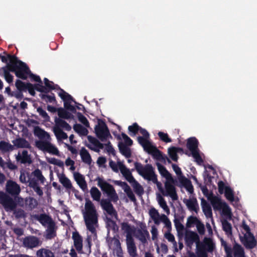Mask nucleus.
Segmentation results:
<instances>
[{
  "mask_svg": "<svg viewBox=\"0 0 257 257\" xmlns=\"http://www.w3.org/2000/svg\"><path fill=\"white\" fill-rule=\"evenodd\" d=\"M223 230L227 234H232V226L231 224L226 220H224L222 222Z\"/></svg>",
  "mask_w": 257,
  "mask_h": 257,
  "instance_id": "obj_49",
  "label": "nucleus"
},
{
  "mask_svg": "<svg viewBox=\"0 0 257 257\" xmlns=\"http://www.w3.org/2000/svg\"><path fill=\"white\" fill-rule=\"evenodd\" d=\"M34 133V135L38 137L40 139H50V136L49 134L39 126H36L35 127Z\"/></svg>",
  "mask_w": 257,
  "mask_h": 257,
  "instance_id": "obj_30",
  "label": "nucleus"
},
{
  "mask_svg": "<svg viewBox=\"0 0 257 257\" xmlns=\"http://www.w3.org/2000/svg\"><path fill=\"white\" fill-rule=\"evenodd\" d=\"M6 188L7 192L13 196L18 195L21 190L20 185L11 180L7 181Z\"/></svg>",
  "mask_w": 257,
  "mask_h": 257,
  "instance_id": "obj_16",
  "label": "nucleus"
},
{
  "mask_svg": "<svg viewBox=\"0 0 257 257\" xmlns=\"http://www.w3.org/2000/svg\"><path fill=\"white\" fill-rule=\"evenodd\" d=\"M149 214L154 220V223L157 225H159L160 223V217H159V214L158 211L154 208H152L149 211Z\"/></svg>",
  "mask_w": 257,
  "mask_h": 257,
  "instance_id": "obj_38",
  "label": "nucleus"
},
{
  "mask_svg": "<svg viewBox=\"0 0 257 257\" xmlns=\"http://www.w3.org/2000/svg\"><path fill=\"white\" fill-rule=\"evenodd\" d=\"M132 185L133 186L135 192L141 195L143 193V188L140 185V184L136 180L134 182L132 183Z\"/></svg>",
  "mask_w": 257,
  "mask_h": 257,
  "instance_id": "obj_58",
  "label": "nucleus"
},
{
  "mask_svg": "<svg viewBox=\"0 0 257 257\" xmlns=\"http://www.w3.org/2000/svg\"><path fill=\"white\" fill-rule=\"evenodd\" d=\"M129 135L132 137L135 136L139 132L142 135V136L138 138V142L145 150V128L140 127L136 122L134 123L132 125L128 127Z\"/></svg>",
  "mask_w": 257,
  "mask_h": 257,
  "instance_id": "obj_11",
  "label": "nucleus"
},
{
  "mask_svg": "<svg viewBox=\"0 0 257 257\" xmlns=\"http://www.w3.org/2000/svg\"><path fill=\"white\" fill-rule=\"evenodd\" d=\"M146 180L152 181L154 183L156 184L159 188L161 185L158 181L157 176L154 172L153 167L151 165H146Z\"/></svg>",
  "mask_w": 257,
  "mask_h": 257,
  "instance_id": "obj_17",
  "label": "nucleus"
},
{
  "mask_svg": "<svg viewBox=\"0 0 257 257\" xmlns=\"http://www.w3.org/2000/svg\"><path fill=\"white\" fill-rule=\"evenodd\" d=\"M57 226L54 221H52L47 226L46 230L45 238L47 239H51L56 236Z\"/></svg>",
  "mask_w": 257,
  "mask_h": 257,
  "instance_id": "obj_21",
  "label": "nucleus"
},
{
  "mask_svg": "<svg viewBox=\"0 0 257 257\" xmlns=\"http://www.w3.org/2000/svg\"><path fill=\"white\" fill-rule=\"evenodd\" d=\"M39 96L41 98V99L45 101L47 103H52L56 101L55 95L53 93H52L51 95H50L46 94L41 93L39 94Z\"/></svg>",
  "mask_w": 257,
  "mask_h": 257,
  "instance_id": "obj_41",
  "label": "nucleus"
},
{
  "mask_svg": "<svg viewBox=\"0 0 257 257\" xmlns=\"http://www.w3.org/2000/svg\"><path fill=\"white\" fill-rule=\"evenodd\" d=\"M77 114V116L78 119V120L81 122L83 125H84L86 127H89V123L86 118V117L83 115L81 112H76Z\"/></svg>",
  "mask_w": 257,
  "mask_h": 257,
  "instance_id": "obj_56",
  "label": "nucleus"
},
{
  "mask_svg": "<svg viewBox=\"0 0 257 257\" xmlns=\"http://www.w3.org/2000/svg\"><path fill=\"white\" fill-rule=\"evenodd\" d=\"M183 202L186 204L189 210L197 212L199 209V206L196 198H193L189 199H184Z\"/></svg>",
  "mask_w": 257,
  "mask_h": 257,
  "instance_id": "obj_23",
  "label": "nucleus"
},
{
  "mask_svg": "<svg viewBox=\"0 0 257 257\" xmlns=\"http://www.w3.org/2000/svg\"><path fill=\"white\" fill-rule=\"evenodd\" d=\"M168 154L171 159L175 162H177L178 159V156L176 151L173 149V147L168 149Z\"/></svg>",
  "mask_w": 257,
  "mask_h": 257,
  "instance_id": "obj_60",
  "label": "nucleus"
},
{
  "mask_svg": "<svg viewBox=\"0 0 257 257\" xmlns=\"http://www.w3.org/2000/svg\"><path fill=\"white\" fill-rule=\"evenodd\" d=\"M15 85L17 89L20 92L27 91V83H25L22 81L18 79L16 81Z\"/></svg>",
  "mask_w": 257,
  "mask_h": 257,
  "instance_id": "obj_47",
  "label": "nucleus"
},
{
  "mask_svg": "<svg viewBox=\"0 0 257 257\" xmlns=\"http://www.w3.org/2000/svg\"><path fill=\"white\" fill-rule=\"evenodd\" d=\"M67 109H66L65 108H59L58 109V115L59 117V118L61 119H72L73 118L74 116L70 112L67 111Z\"/></svg>",
  "mask_w": 257,
  "mask_h": 257,
  "instance_id": "obj_37",
  "label": "nucleus"
},
{
  "mask_svg": "<svg viewBox=\"0 0 257 257\" xmlns=\"http://www.w3.org/2000/svg\"><path fill=\"white\" fill-rule=\"evenodd\" d=\"M4 72V76L6 80L9 83H11L13 81V76L10 73L11 71L9 70V67H8V63L6 67L3 68Z\"/></svg>",
  "mask_w": 257,
  "mask_h": 257,
  "instance_id": "obj_45",
  "label": "nucleus"
},
{
  "mask_svg": "<svg viewBox=\"0 0 257 257\" xmlns=\"http://www.w3.org/2000/svg\"><path fill=\"white\" fill-rule=\"evenodd\" d=\"M35 146L38 149L43 152H46L53 155L59 156V152L58 149L47 140L37 141L35 142Z\"/></svg>",
  "mask_w": 257,
  "mask_h": 257,
  "instance_id": "obj_9",
  "label": "nucleus"
},
{
  "mask_svg": "<svg viewBox=\"0 0 257 257\" xmlns=\"http://www.w3.org/2000/svg\"><path fill=\"white\" fill-rule=\"evenodd\" d=\"M72 238L74 240V245L79 253H82V238L78 232H74L72 234Z\"/></svg>",
  "mask_w": 257,
  "mask_h": 257,
  "instance_id": "obj_19",
  "label": "nucleus"
},
{
  "mask_svg": "<svg viewBox=\"0 0 257 257\" xmlns=\"http://www.w3.org/2000/svg\"><path fill=\"white\" fill-rule=\"evenodd\" d=\"M41 244L42 241L40 239L34 235H29L22 239V245L27 249H33L40 246Z\"/></svg>",
  "mask_w": 257,
  "mask_h": 257,
  "instance_id": "obj_12",
  "label": "nucleus"
},
{
  "mask_svg": "<svg viewBox=\"0 0 257 257\" xmlns=\"http://www.w3.org/2000/svg\"><path fill=\"white\" fill-rule=\"evenodd\" d=\"M32 173L37 180L41 182V183L43 184L44 183L45 178L42 175V172L40 169H35Z\"/></svg>",
  "mask_w": 257,
  "mask_h": 257,
  "instance_id": "obj_53",
  "label": "nucleus"
},
{
  "mask_svg": "<svg viewBox=\"0 0 257 257\" xmlns=\"http://www.w3.org/2000/svg\"><path fill=\"white\" fill-rule=\"evenodd\" d=\"M160 139L165 143H170L172 142V140L169 138L168 135L167 133H165L162 132H159L158 134Z\"/></svg>",
  "mask_w": 257,
  "mask_h": 257,
  "instance_id": "obj_59",
  "label": "nucleus"
},
{
  "mask_svg": "<svg viewBox=\"0 0 257 257\" xmlns=\"http://www.w3.org/2000/svg\"><path fill=\"white\" fill-rule=\"evenodd\" d=\"M80 155L81 156L82 161L88 165L91 164L92 159L88 151L84 147L82 148L80 151Z\"/></svg>",
  "mask_w": 257,
  "mask_h": 257,
  "instance_id": "obj_29",
  "label": "nucleus"
},
{
  "mask_svg": "<svg viewBox=\"0 0 257 257\" xmlns=\"http://www.w3.org/2000/svg\"><path fill=\"white\" fill-rule=\"evenodd\" d=\"M15 149L14 146L10 143L4 141H0V151L3 153L11 152Z\"/></svg>",
  "mask_w": 257,
  "mask_h": 257,
  "instance_id": "obj_34",
  "label": "nucleus"
},
{
  "mask_svg": "<svg viewBox=\"0 0 257 257\" xmlns=\"http://www.w3.org/2000/svg\"><path fill=\"white\" fill-rule=\"evenodd\" d=\"M160 220L164 223L167 228H171V222L169 218L167 217V216H166L165 214L162 215L160 218Z\"/></svg>",
  "mask_w": 257,
  "mask_h": 257,
  "instance_id": "obj_64",
  "label": "nucleus"
},
{
  "mask_svg": "<svg viewBox=\"0 0 257 257\" xmlns=\"http://www.w3.org/2000/svg\"><path fill=\"white\" fill-rule=\"evenodd\" d=\"M54 133L58 139H66L68 138L66 133L64 132L61 128H54Z\"/></svg>",
  "mask_w": 257,
  "mask_h": 257,
  "instance_id": "obj_48",
  "label": "nucleus"
},
{
  "mask_svg": "<svg viewBox=\"0 0 257 257\" xmlns=\"http://www.w3.org/2000/svg\"><path fill=\"white\" fill-rule=\"evenodd\" d=\"M165 191L162 188H160V191L164 196H169L173 200L178 199V195L176 193L175 186L171 183L167 181L165 184Z\"/></svg>",
  "mask_w": 257,
  "mask_h": 257,
  "instance_id": "obj_15",
  "label": "nucleus"
},
{
  "mask_svg": "<svg viewBox=\"0 0 257 257\" xmlns=\"http://www.w3.org/2000/svg\"><path fill=\"white\" fill-rule=\"evenodd\" d=\"M211 205L214 210H222L223 213L227 216H230L231 211L229 206L225 203L222 202L218 197L214 196L210 200Z\"/></svg>",
  "mask_w": 257,
  "mask_h": 257,
  "instance_id": "obj_10",
  "label": "nucleus"
},
{
  "mask_svg": "<svg viewBox=\"0 0 257 257\" xmlns=\"http://www.w3.org/2000/svg\"><path fill=\"white\" fill-rule=\"evenodd\" d=\"M179 181L190 193H193L194 188L189 179H187L185 176H181V178H179Z\"/></svg>",
  "mask_w": 257,
  "mask_h": 257,
  "instance_id": "obj_32",
  "label": "nucleus"
},
{
  "mask_svg": "<svg viewBox=\"0 0 257 257\" xmlns=\"http://www.w3.org/2000/svg\"><path fill=\"white\" fill-rule=\"evenodd\" d=\"M59 90L60 92L58 95L64 101V108L73 113H76V108L74 106L72 105L71 103L73 102L75 104H79L80 105H81V104L77 102L71 95L67 93L63 89L60 88Z\"/></svg>",
  "mask_w": 257,
  "mask_h": 257,
  "instance_id": "obj_7",
  "label": "nucleus"
},
{
  "mask_svg": "<svg viewBox=\"0 0 257 257\" xmlns=\"http://www.w3.org/2000/svg\"><path fill=\"white\" fill-rule=\"evenodd\" d=\"M118 165H119V169L123 175V176L125 177L126 180L130 182L131 184L134 182L136 180L133 176L131 172L128 169L125 167V166L121 163L120 162H118Z\"/></svg>",
  "mask_w": 257,
  "mask_h": 257,
  "instance_id": "obj_20",
  "label": "nucleus"
},
{
  "mask_svg": "<svg viewBox=\"0 0 257 257\" xmlns=\"http://www.w3.org/2000/svg\"><path fill=\"white\" fill-rule=\"evenodd\" d=\"M55 126L54 128H64L66 131H70L71 126L65 120L56 117L54 119Z\"/></svg>",
  "mask_w": 257,
  "mask_h": 257,
  "instance_id": "obj_26",
  "label": "nucleus"
},
{
  "mask_svg": "<svg viewBox=\"0 0 257 257\" xmlns=\"http://www.w3.org/2000/svg\"><path fill=\"white\" fill-rule=\"evenodd\" d=\"M8 67L11 72H14L17 77L26 80L30 73L29 67L25 63L18 60L15 55H8Z\"/></svg>",
  "mask_w": 257,
  "mask_h": 257,
  "instance_id": "obj_3",
  "label": "nucleus"
},
{
  "mask_svg": "<svg viewBox=\"0 0 257 257\" xmlns=\"http://www.w3.org/2000/svg\"><path fill=\"white\" fill-rule=\"evenodd\" d=\"M174 222V224H175V227H176V230L178 233L179 235L180 236L181 234V235H183L182 231L184 229V225L177 219H175Z\"/></svg>",
  "mask_w": 257,
  "mask_h": 257,
  "instance_id": "obj_57",
  "label": "nucleus"
},
{
  "mask_svg": "<svg viewBox=\"0 0 257 257\" xmlns=\"http://www.w3.org/2000/svg\"><path fill=\"white\" fill-rule=\"evenodd\" d=\"M91 197L94 200L99 201L101 193L96 187H92L90 191Z\"/></svg>",
  "mask_w": 257,
  "mask_h": 257,
  "instance_id": "obj_39",
  "label": "nucleus"
},
{
  "mask_svg": "<svg viewBox=\"0 0 257 257\" xmlns=\"http://www.w3.org/2000/svg\"><path fill=\"white\" fill-rule=\"evenodd\" d=\"M37 112L39 115H41L46 121H49L50 116L48 115L45 110H44L42 107H39L37 109Z\"/></svg>",
  "mask_w": 257,
  "mask_h": 257,
  "instance_id": "obj_62",
  "label": "nucleus"
},
{
  "mask_svg": "<svg viewBox=\"0 0 257 257\" xmlns=\"http://www.w3.org/2000/svg\"><path fill=\"white\" fill-rule=\"evenodd\" d=\"M199 142L195 137H191L187 140L186 146L191 152L192 157L195 159L198 164L203 162V160L199 154L198 149Z\"/></svg>",
  "mask_w": 257,
  "mask_h": 257,
  "instance_id": "obj_6",
  "label": "nucleus"
},
{
  "mask_svg": "<svg viewBox=\"0 0 257 257\" xmlns=\"http://www.w3.org/2000/svg\"><path fill=\"white\" fill-rule=\"evenodd\" d=\"M135 168L138 173L145 178V167L141 163L136 162L135 163Z\"/></svg>",
  "mask_w": 257,
  "mask_h": 257,
  "instance_id": "obj_61",
  "label": "nucleus"
},
{
  "mask_svg": "<svg viewBox=\"0 0 257 257\" xmlns=\"http://www.w3.org/2000/svg\"><path fill=\"white\" fill-rule=\"evenodd\" d=\"M95 181H97V186L100 187L104 193L107 195L108 198V199L101 200L100 205L102 208L106 212L108 215L117 218V211L111 203V202L116 203L119 199L114 188L112 185L99 177H97Z\"/></svg>",
  "mask_w": 257,
  "mask_h": 257,
  "instance_id": "obj_1",
  "label": "nucleus"
},
{
  "mask_svg": "<svg viewBox=\"0 0 257 257\" xmlns=\"http://www.w3.org/2000/svg\"><path fill=\"white\" fill-rule=\"evenodd\" d=\"M203 211L207 217L212 216V212L210 205L207 202H205L202 205Z\"/></svg>",
  "mask_w": 257,
  "mask_h": 257,
  "instance_id": "obj_55",
  "label": "nucleus"
},
{
  "mask_svg": "<svg viewBox=\"0 0 257 257\" xmlns=\"http://www.w3.org/2000/svg\"><path fill=\"white\" fill-rule=\"evenodd\" d=\"M203 243L205 246L208 247L209 250H212L213 249V242L210 238L205 237L203 239Z\"/></svg>",
  "mask_w": 257,
  "mask_h": 257,
  "instance_id": "obj_63",
  "label": "nucleus"
},
{
  "mask_svg": "<svg viewBox=\"0 0 257 257\" xmlns=\"http://www.w3.org/2000/svg\"><path fill=\"white\" fill-rule=\"evenodd\" d=\"M150 134L146 130V152L150 155L153 158L158 161H163L165 158L161 151L153 142L149 140Z\"/></svg>",
  "mask_w": 257,
  "mask_h": 257,
  "instance_id": "obj_4",
  "label": "nucleus"
},
{
  "mask_svg": "<svg viewBox=\"0 0 257 257\" xmlns=\"http://www.w3.org/2000/svg\"><path fill=\"white\" fill-rule=\"evenodd\" d=\"M84 208L83 216L87 229L94 233L96 232L95 226L98 224V214L94 205L88 199L86 200Z\"/></svg>",
  "mask_w": 257,
  "mask_h": 257,
  "instance_id": "obj_2",
  "label": "nucleus"
},
{
  "mask_svg": "<svg viewBox=\"0 0 257 257\" xmlns=\"http://www.w3.org/2000/svg\"><path fill=\"white\" fill-rule=\"evenodd\" d=\"M244 252L243 248L239 245L234 247V255L235 257H244Z\"/></svg>",
  "mask_w": 257,
  "mask_h": 257,
  "instance_id": "obj_52",
  "label": "nucleus"
},
{
  "mask_svg": "<svg viewBox=\"0 0 257 257\" xmlns=\"http://www.w3.org/2000/svg\"><path fill=\"white\" fill-rule=\"evenodd\" d=\"M109 217H106V223L107 227L110 228L114 229L115 227L116 226V222L113 219L117 220L118 217L117 218H114V217H112L111 216L108 215Z\"/></svg>",
  "mask_w": 257,
  "mask_h": 257,
  "instance_id": "obj_46",
  "label": "nucleus"
},
{
  "mask_svg": "<svg viewBox=\"0 0 257 257\" xmlns=\"http://www.w3.org/2000/svg\"><path fill=\"white\" fill-rule=\"evenodd\" d=\"M242 227L246 232V234L244 236V239L242 240L244 245L246 248L252 249L254 248L257 245V241L255 239L253 234L250 232L249 227L243 221Z\"/></svg>",
  "mask_w": 257,
  "mask_h": 257,
  "instance_id": "obj_8",
  "label": "nucleus"
},
{
  "mask_svg": "<svg viewBox=\"0 0 257 257\" xmlns=\"http://www.w3.org/2000/svg\"><path fill=\"white\" fill-rule=\"evenodd\" d=\"M74 176L75 181L81 189L83 191L86 190L87 189V183L83 175L79 173H75L74 174Z\"/></svg>",
  "mask_w": 257,
  "mask_h": 257,
  "instance_id": "obj_27",
  "label": "nucleus"
},
{
  "mask_svg": "<svg viewBox=\"0 0 257 257\" xmlns=\"http://www.w3.org/2000/svg\"><path fill=\"white\" fill-rule=\"evenodd\" d=\"M87 139L89 142L94 146V147H92L90 144H86V146L91 150L98 153L100 151V149H103L104 145L101 143L99 140L95 138L88 136H87Z\"/></svg>",
  "mask_w": 257,
  "mask_h": 257,
  "instance_id": "obj_18",
  "label": "nucleus"
},
{
  "mask_svg": "<svg viewBox=\"0 0 257 257\" xmlns=\"http://www.w3.org/2000/svg\"><path fill=\"white\" fill-rule=\"evenodd\" d=\"M73 129L76 133L83 136L87 135L88 133L87 128L80 124H75L73 125Z\"/></svg>",
  "mask_w": 257,
  "mask_h": 257,
  "instance_id": "obj_40",
  "label": "nucleus"
},
{
  "mask_svg": "<svg viewBox=\"0 0 257 257\" xmlns=\"http://www.w3.org/2000/svg\"><path fill=\"white\" fill-rule=\"evenodd\" d=\"M119 152L126 158H129L131 156V151L130 149L124 143L120 142L118 145Z\"/></svg>",
  "mask_w": 257,
  "mask_h": 257,
  "instance_id": "obj_36",
  "label": "nucleus"
},
{
  "mask_svg": "<svg viewBox=\"0 0 257 257\" xmlns=\"http://www.w3.org/2000/svg\"><path fill=\"white\" fill-rule=\"evenodd\" d=\"M94 131L97 138L101 142H105L108 138H112L109 129L105 122L98 119V122L94 127Z\"/></svg>",
  "mask_w": 257,
  "mask_h": 257,
  "instance_id": "obj_5",
  "label": "nucleus"
},
{
  "mask_svg": "<svg viewBox=\"0 0 257 257\" xmlns=\"http://www.w3.org/2000/svg\"><path fill=\"white\" fill-rule=\"evenodd\" d=\"M35 257H55V255L50 249L41 248L36 251V256Z\"/></svg>",
  "mask_w": 257,
  "mask_h": 257,
  "instance_id": "obj_33",
  "label": "nucleus"
},
{
  "mask_svg": "<svg viewBox=\"0 0 257 257\" xmlns=\"http://www.w3.org/2000/svg\"><path fill=\"white\" fill-rule=\"evenodd\" d=\"M121 229L126 233V238L127 237H133L132 234L135 232V228L132 227L128 222H122L121 224Z\"/></svg>",
  "mask_w": 257,
  "mask_h": 257,
  "instance_id": "obj_35",
  "label": "nucleus"
},
{
  "mask_svg": "<svg viewBox=\"0 0 257 257\" xmlns=\"http://www.w3.org/2000/svg\"><path fill=\"white\" fill-rule=\"evenodd\" d=\"M199 236L196 232L189 230H186L184 240L185 244L187 247L191 248L194 243L199 241Z\"/></svg>",
  "mask_w": 257,
  "mask_h": 257,
  "instance_id": "obj_14",
  "label": "nucleus"
},
{
  "mask_svg": "<svg viewBox=\"0 0 257 257\" xmlns=\"http://www.w3.org/2000/svg\"><path fill=\"white\" fill-rule=\"evenodd\" d=\"M60 183L67 189H71L72 185L70 180L65 175H62L59 178Z\"/></svg>",
  "mask_w": 257,
  "mask_h": 257,
  "instance_id": "obj_42",
  "label": "nucleus"
},
{
  "mask_svg": "<svg viewBox=\"0 0 257 257\" xmlns=\"http://www.w3.org/2000/svg\"><path fill=\"white\" fill-rule=\"evenodd\" d=\"M36 218L43 226L49 225L52 221H54L50 216L45 213L37 215Z\"/></svg>",
  "mask_w": 257,
  "mask_h": 257,
  "instance_id": "obj_31",
  "label": "nucleus"
},
{
  "mask_svg": "<svg viewBox=\"0 0 257 257\" xmlns=\"http://www.w3.org/2000/svg\"><path fill=\"white\" fill-rule=\"evenodd\" d=\"M200 221L195 216H189L187 221L186 226L188 228L192 227L194 224H196Z\"/></svg>",
  "mask_w": 257,
  "mask_h": 257,
  "instance_id": "obj_54",
  "label": "nucleus"
},
{
  "mask_svg": "<svg viewBox=\"0 0 257 257\" xmlns=\"http://www.w3.org/2000/svg\"><path fill=\"white\" fill-rule=\"evenodd\" d=\"M158 202L160 206L164 209V210L169 214L170 213V209L165 199L161 195L158 197Z\"/></svg>",
  "mask_w": 257,
  "mask_h": 257,
  "instance_id": "obj_50",
  "label": "nucleus"
},
{
  "mask_svg": "<svg viewBox=\"0 0 257 257\" xmlns=\"http://www.w3.org/2000/svg\"><path fill=\"white\" fill-rule=\"evenodd\" d=\"M16 160L18 162H20L21 164H31L32 161L31 158V156L28 154V152L27 150H23L22 154H18L16 157Z\"/></svg>",
  "mask_w": 257,
  "mask_h": 257,
  "instance_id": "obj_22",
  "label": "nucleus"
},
{
  "mask_svg": "<svg viewBox=\"0 0 257 257\" xmlns=\"http://www.w3.org/2000/svg\"><path fill=\"white\" fill-rule=\"evenodd\" d=\"M14 146L17 148H30V143L25 139L19 138L12 141Z\"/></svg>",
  "mask_w": 257,
  "mask_h": 257,
  "instance_id": "obj_24",
  "label": "nucleus"
},
{
  "mask_svg": "<svg viewBox=\"0 0 257 257\" xmlns=\"http://www.w3.org/2000/svg\"><path fill=\"white\" fill-rule=\"evenodd\" d=\"M13 211H14V214L15 215L16 218L17 219H25L27 216L26 213L21 208H16Z\"/></svg>",
  "mask_w": 257,
  "mask_h": 257,
  "instance_id": "obj_43",
  "label": "nucleus"
},
{
  "mask_svg": "<svg viewBox=\"0 0 257 257\" xmlns=\"http://www.w3.org/2000/svg\"><path fill=\"white\" fill-rule=\"evenodd\" d=\"M158 171L160 174L167 180L173 181L171 174L168 172L166 168L159 163H157Z\"/></svg>",
  "mask_w": 257,
  "mask_h": 257,
  "instance_id": "obj_28",
  "label": "nucleus"
},
{
  "mask_svg": "<svg viewBox=\"0 0 257 257\" xmlns=\"http://www.w3.org/2000/svg\"><path fill=\"white\" fill-rule=\"evenodd\" d=\"M0 198L1 204L7 211L14 210L17 206L16 202L14 199L7 194L3 192Z\"/></svg>",
  "mask_w": 257,
  "mask_h": 257,
  "instance_id": "obj_13",
  "label": "nucleus"
},
{
  "mask_svg": "<svg viewBox=\"0 0 257 257\" xmlns=\"http://www.w3.org/2000/svg\"><path fill=\"white\" fill-rule=\"evenodd\" d=\"M47 161L48 163L51 164L57 165L61 168H63L64 163L60 160L57 159L55 158H47Z\"/></svg>",
  "mask_w": 257,
  "mask_h": 257,
  "instance_id": "obj_51",
  "label": "nucleus"
},
{
  "mask_svg": "<svg viewBox=\"0 0 257 257\" xmlns=\"http://www.w3.org/2000/svg\"><path fill=\"white\" fill-rule=\"evenodd\" d=\"M126 244L128 252L132 256H135L137 255V249L133 237L126 238Z\"/></svg>",
  "mask_w": 257,
  "mask_h": 257,
  "instance_id": "obj_25",
  "label": "nucleus"
},
{
  "mask_svg": "<svg viewBox=\"0 0 257 257\" xmlns=\"http://www.w3.org/2000/svg\"><path fill=\"white\" fill-rule=\"evenodd\" d=\"M224 195L226 198L231 201L233 202L234 200V196L233 190L229 187H226L225 188Z\"/></svg>",
  "mask_w": 257,
  "mask_h": 257,
  "instance_id": "obj_44",
  "label": "nucleus"
}]
</instances>
